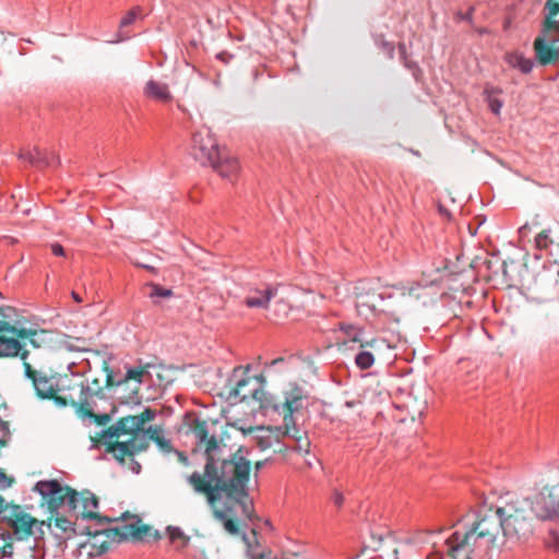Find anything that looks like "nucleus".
<instances>
[{
    "mask_svg": "<svg viewBox=\"0 0 559 559\" xmlns=\"http://www.w3.org/2000/svg\"><path fill=\"white\" fill-rule=\"evenodd\" d=\"M439 211H440V213H444L449 218L451 217V213L448 211H444L441 205H439Z\"/></svg>",
    "mask_w": 559,
    "mask_h": 559,
    "instance_id": "nucleus-64",
    "label": "nucleus"
},
{
    "mask_svg": "<svg viewBox=\"0 0 559 559\" xmlns=\"http://www.w3.org/2000/svg\"><path fill=\"white\" fill-rule=\"evenodd\" d=\"M47 159L49 162L48 167H57L60 164L59 156H57L53 152L47 151Z\"/></svg>",
    "mask_w": 559,
    "mask_h": 559,
    "instance_id": "nucleus-53",
    "label": "nucleus"
},
{
    "mask_svg": "<svg viewBox=\"0 0 559 559\" xmlns=\"http://www.w3.org/2000/svg\"><path fill=\"white\" fill-rule=\"evenodd\" d=\"M548 547L559 551V526L554 527L549 531V535L547 538Z\"/></svg>",
    "mask_w": 559,
    "mask_h": 559,
    "instance_id": "nucleus-44",
    "label": "nucleus"
},
{
    "mask_svg": "<svg viewBox=\"0 0 559 559\" xmlns=\"http://www.w3.org/2000/svg\"><path fill=\"white\" fill-rule=\"evenodd\" d=\"M50 521L53 524H49L52 527V533L59 540V545L66 544V542L76 535L75 528V516L70 513H64L62 510H58V513H51Z\"/></svg>",
    "mask_w": 559,
    "mask_h": 559,
    "instance_id": "nucleus-17",
    "label": "nucleus"
},
{
    "mask_svg": "<svg viewBox=\"0 0 559 559\" xmlns=\"http://www.w3.org/2000/svg\"><path fill=\"white\" fill-rule=\"evenodd\" d=\"M167 533L170 542L173 544H176V547L178 549H183L188 546L190 537L187 536L180 527L168 526Z\"/></svg>",
    "mask_w": 559,
    "mask_h": 559,
    "instance_id": "nucleus-33",
    "label": "nucleus"
},
{
    "mask_svg": "<svg viewBox=\"0 0 559 559\" xmlns=\"http://www.w3.org/2000/svg\"><path fill=\"white\" fill-rule=\"evenodd\" d=\"M217 142L209 129H202L192 134L190 155L202 166H210L219 157Z\"/></svg>",
    "mask_w": 559,
    "mask_h": 559,
    "instance_id": "nucleus-12",
    "label": "nucleus"
},
{
    "mask_svg": "<svg viewBox=\"0 0 559 559\" xmlns=\"http://www.w3.org/2000/svg\"><path fill=\"white\" fill-rule=\"evenodd\" d=\"M12 335H15L22 340H28L29 344L34 348L50 347L55 343V333L49 330H33V329H17L11 331Z\"/></svg>",
    "mask_w": 559,
    "mask_h": 559,
    "instance_id": "nucleus-19",
    "label": "nucleus"
},
{
    "mask_svg": "<svg viewBox=\"0 0 559 559\" xmlns=\"http://www.w3.org/2000/svg\"><path fill=\"white\" fill-rule=\"evenodd\" d=\"M507 261H502V263L500 264V269L502 271V275L504 277V280H508V271H507Z\"/></svg>",
    "mask_w": 559,
    "mask_h": 559,
    "instance_id": "nucleus-59",
    "label": "nucleus"
},
{
    "mask_svg": "<svg viewBox=\"0 0 559 559\" xmlns=\"http://www.w3.org/2000/svg\"><path fill=\"white\" fill-rule=\"evenodd\" d=\"M33 490L40 495L41 504L47 506L50 513H58V510L69 513V509L73 508L78 495L75 489L62 485L57 479L39 480L35 484Z\"/></svg>",
    "mask_w": 559,
    "mask_h": 559,
    "instance_id": "nucleus-6",
    "label": "nucleus"
},
{
    "mask_svg": "<svg viewBox=\"0 0 559 559\" xmlns=\"http://www.w3.org/2000/svg\"><path fill=\"white\" fill-rule=\"evenodd\" d=\"M292 430L294 432L290 436L293 438V443L287 447L298 453L308 454L310 451L311 443L307 436V432L299 430L298 428L295 427V425L293 426Z\"/></svg>",
    "mask_w": 559,
    "mask_h": 559,
    "instance_id": "nucleus-28",
    "label": "nucleus"
},
{
    "mask_svg": "<svg viewBox=\"0 0 559 559\" xmlns=\"http://www.w3.org/2000/svg\"><path fill=\"white\" fill-rule=\"evenodd\" d=\"M502 512L504 535L509 539L526 542L535 535L540 522L526 493L509 492L498 500Z\"/></svg>",
    "mask_w": 559,
    "mask_h": 559,
    "instance_id": "nucleus-3",
    "label": "nucleus"
},
{
    "mask_svg": "<svg viewBox=\"0 0 559 559\" xmlns=\"http://www.w3.org/2000/svg\"><path fill=\"white\" fill-rule=\"evenodd\" d=\"M156 416V412L150 407L145 408L140 415H135L136 423L140 424L141 428L146 421L153 420Z\"/></svg>",
    "mask_w": 559,
    "mask_h": 559,
    "instance_id": "nucleus-43",
    "label": "nucleus"
},
{
    "mask_svg": "<svg viewBox=\"0 0 559 559\" xmlns=\"http://www.w3.org/2000/svg\"><path fill=\"white\" fill-rule=\"evenodd\" d=\"M433 284H435V281H431V282H429V283H428V282H425V283H423V282H414V283H412V284H411V286L408 287V294H409L411 296H415L416 298H419V297H420V294H419V293H417V290H418L419 288L432 287V286H433Z\"/></svg>",
    "mask_w": 559,
    "mask_h": 559,
    "instance_id": "nucleus-45",
    "label": "nucleus"
},
{
    "mask_svg": "<svg viewBox=\"0 0 559 559\" xmlns=\"http://www.w3.org/2000/svg\"><path fill=\"white\" fill-rule=\"evenodd\" d=\"M447 547L449 556L454 557V533L448 536Z\"/></svg>",
    "mask_w": 559,
    "mask_h": 559,
    "instance_id": "nucleus-55",
    "label": "nucleus"
},
{
    "mask_svg": "<svg viewBox=\"0 0 559 559\" xmlns=\"http://www.w3.org/2000/svg\"><path fill=\"white\" fill-rule=\"evenodd\" d=\"M28 356V350H25L21 354V359L23 360L24 374L25 377L32 381L33 388L38 397L43 400H53L58 393V381L55 376L48 374L44 370H37L32 367L29 362L26 361Z\"/></svg>",
    "mask_w": 559,
    "mask_h": 559,
    "instance_id": "nucleus-10",
    "label": "nucleus"
},
{
    "mask_svg": "<svg viewBox=\"0 0 559 559\" xmlns=\"http://www.w3.org/2000/svg\"><path fill=\"white\" fill-rule=\"evenodd\" d=\"M535 240H536V245L539 249H548L551 245H554L556 242L555 239L551 237L550 229L542 230L536 236Z\"/></svg>",
    "mask_w": 559,
    "mask_h": 559,
    "instance_id": "nucleus-37",
    "label": "nucleus"
},
{
    "mask_svg": "<svg viewBox=\"0 0 559 559\" xmlns=\"http://www.w3.org/2000/svg\"><path fill=\"white\" fill-rule=\"evenodd\" d=\"M338 326V330L341 332L344 333V335L352 342H359L360 343V347H365L367 345H372V343L376 342V340H372L371 342H366L364 343L361 340H360V334L362 333V329L355 325V324H350V323H346V322H340L337 324Z\"/></svg>",
    "mask_w": 559,
    "mask_h": 559,
    "instance_id": "nucleus-31",
    "label": "nucleus"
},
{
    "mask_svg": "<svg viewBox=\"0 0 559 559\" xmlns=\"http://www.w3.org/2000/svg\"><path fill=\"white\" fill-rule=\"evenodd\" d=\"M14 481L13 477H9L3 469L0 468V488L5 489L12 486Z\"/></svg>",
    "mask_w": 559,
    "mask_h": 559,
    "instance_id": "nucleus-48",
    "label": "nucleus"
},
{
    "mask_svg": "<svg viewBox=\"0 0 559 559\" xmlns=\"http://www.w3.org/2000/svg\"><path fill=\"white\" fill-rule=\"evenodd\" d=\"M263 384V377L251 374L249 367H236L227 382L228 400L233 403L245 402L248 399L257 400Z\"/></svg>",
    "mask_w": 559,
    "mask_h": 559,
    "instance_id": "nucleus-7",
    "label": "nucleus"
},
{
    "mask_svg": "<svg viewBox=\"0 0 559 559\" xmlns=\"http://www.w3.org/2000/svg\"><path fill=\"white\" fill-rule=\"evenodd\" d=\"M150 287H151V293L148 294V296L151 298L170 297L173 295V292L170 289L164 288L163 286H160L158 284L151 283Z\"/></svg>",
    "mask_w": 559,
    "mask_h": 559,
    "instance_id": "nucleus-40",
    "label": "nucleus"
},
{
    "mask_svg": "<svg viewBox=\"0 0 559 559\" xmlns=\"http://www.w3.org/2000/svg\"><path fill=\"white\" fill-rule=\"evenodd\" d=\"M20 159L26 162L29 166L37 169H44L49 166L47 159V151L34 147L32 150H23L19 155Z\"/></svg>",
    "mask_w": 559,
    "mask_h": 559,
    "instance_id": "nucleus-25",
    "label": "nucleus"
},
{
    "mask_svg": "<svg viewBox=\"0 0 559 559\" xmlns=\"http://www.w3.org/2000/svg\"><path fill=\"white\" fill-rule=\"evenodd\" d=\"M174 452L177 454L180 462H182L183 464L188 463V456L185 454V452L178 450H175Z\"/></svg>",
    "mask_w": 559,
    "mask_h": 559,
    "instance_id": "nucleus-57",
    "label": "nucleus"
},
{
    "mask_svg": "<svg viewBox=\"0 0 559 559\" xmlns=\"http://www.w3.org/2000/svg\"><path fill=\"white\" fill-rule=\"evenodd\" d=\"M247 454L248 450L242 447L230 452L222 440H211L206 449L204 476L193 472L188 481L198 493L206 496L211 507L226 499L237 503L242 515L252 520L253 506L248 492L251 462Z\"/></svg>",
    "mask_w": 559,
    "mask_h": 559,
    "instance_id": "nucleus-1",
    "label": "nucleus"
},
{
    "mask_svg": "<svg viewBox=\"0 0 559 559\" xmlns=\"http://www.w3.org/2000/svg\"><path fill=\"white\" fill-rule=\"evenodd\" d=\"M144 94L147 97L159 102H169L171 99V95L167 84L154 80H150L146 83Z\"/></svg>",
    "mask_w": 559,
    "mask_h": 559,
    "instance_id": "nucleus-27",
    "label": "nucleus"
},
{
    "mask_svg": "<svg viewBox=\"0 0 559 559\" xmlns=\"http://www.w3.org/2000/svg\"><path fill=\"white\" fill-rule=\"evenodd\" d=\"M182 425L186 428V435H191L195 440V444L200 448H204V454L206 455L210 441L217 440L214 435L209 436L207 421L202 420L197 413L188 412L183 416Z\"/></svg>",
    "mask_w": 559,
    "mask_h": 559,
    "instance_id": "nucleus-16",
    "label": "nucleus"
},
{
    "mask_svg": "<svg viewBox=\"0 0 559 559\" xmlns=\"http://www.w3.org/2000/svg\"><path fill=\"white\" fill-rule=\"evenodd\" d=\"M376 45L386 55L389 59L394 58L395 47L394 44L388 41L383 35H378L374 38Z\"/></svg>",
    "mask_w": 559,
    "mask_h": 559,
    "instance_id": "nucleus-36",
    "label": "nucleus"
},
{
    "mask_svg": "<svg viewBox=\"0 0 559 559\" xmlns=\"http://www.w3.org/2000/svg\"><path fill=\"white\" fill-rule=\"evenodd\" d=\"M397 48L404 67L412 72V75L416 82H421L424 76L423 70L417 62L408 59L406 45L404 43H400Z\"/></svg>",
    "mask_w": 559,
    "mask_h": 559,
    "instance_id": "nucleus-30",
    "label": "nucleus"
},
{
    "mask_svg": "<svg viewBox=\"0 0 559 559\" xmlns=\"http://www.w3.org/2000/svg\"><path fill=\"white\" fill-rule=\"evenodd\" d=\"M276 311L283 312L284 316H287L289 306L286 301L280 300L275 304Z\"/></svg>",
    "mask_w": 559,
    "mask_h": 559,
    "instance_id": "nucleus-54",
    "label": "nucleus"
},
{
    "mask_svg": "<svg viewBox=\"0 0 559 559\" xmlns=\"http://www.w3.org/2000/svg\"><path fill=\"white\" fill-rule=\"evenodd\" d=\"M487 103L493 114H496V115L500 114V110L503 106V103L501 99H499L495 94L488 93Z\"/></svg>",
    "mask_w": 559,
    "mask_h": 559,
    "instance_id": "nucleus-42",
    "label": "nucleus"
},
{
    "mask_svg": "<svg viewBox=\"0 0 559 559\" xmlns=\"http://www.w3.org/2000/svg\"><path fill=\"white\" fill-rule=\"evenodd\" d=\"M331 500L338 509H341L344 504L345 498L341 491L334 490Z\"/></svg>",
    "mask_w": 559,
    "mask_h": 559,
    "instance_id": "nucleus-49",
    "label": "nucleus"
},
{
    "mask_svg": "<svg viewBox=\"0 0 559 559\" xmlns=\"http://www.w3.org/2000/svg\"><path fill=\"white\" fill-rule=\"evenodd\" d=\"M234 57L235 56L233 53L225 50L216 55V59L224 64H228L234 59Z\"/></svg>",
    "mask_w": 559,
    "mask_h": 559,
    "instance_id": "nucleus-50",
    "label": "nucleus"
},
{
    "mask_svg": "<svg viewBox=\"0 0 559 559\" xmlns=\"http://www.w3.org/2000/svg\"><path fill=\"white\" fill-rule=\"evenodd\" d=\"M467 229H468V231H469V234H471V235H475V234H476V231H477V227H476V228H473V227L471 226V224H467Z\"/></svg>",
    "mask_w": 559,
    "mask_h": 559,
    "instance_id": "nucleus-63",
    "label": "nucleus"
},
{
    "mask_svg": "<svg viewBox=\"0 0 559 559\" xmlns=\"http://www.w3.org/2000/svg\"><path fill=\"white\" fill-rule=\"evenodd\" d=\"M150 441L147 430H142L132 435L129 441L108 443L106 452L112 453L117 461L124 463L126 457H134L135 454L145 451L150 447Z\"/></svg>",
    "mask_w": 559,
    "mask_h": 559,
    "instance_id": "nucleus-14",
    "label": "nucleus"
},
{
    "mask_svg": "<svg viewBox=\"0 0 559 559\" xmlns=\"http://www.w3.org/2000/svg\"><path fill=\"white\" fill-rule=\"evenodd\" d=\"M536 60L540 66L554 64L559 60V49L545 36H537L533 44Z\"/></svg>",
    "mask_w": 559,
    "mask_h": 559,
    "instance_id": "nucleus-20",
    "label": "nucleus"
},
{
    "mask_svg": "<svg viewBox=\"0 0 559 559\" xmlns=\"http://www.w3.org/2000/svg\"><path fill=\"white\" fill-rule=\"evenodd\" d=\"M235 506L238 504L226 500L225 506L222 509L217 508L216 503L212 507L214 518L223 524L224 528L230 535H237L239 533L238 525L235 522V518L237 516Z\"/></svg>",
    "mask_w": 559,
    "mask_h": 559,
    "instance_id": "nucleus-21",
    "label": "nucleus"
},
{
    "mask_svg": "<svg viewBox=\"0 0 559 559\" xmlns=\"http://www.w3.org/2000/svg\"><path fill=\"white\" fill-rule=\"evenodd\" d=\"M355 364L360 370H367L374 364V356L368 350H360L355 356Z\"/></svg>",
    "mask_w": 559,
    "mask_h": 559,
    "instance_id": "nucleus-34",
    "label": "nucleus"
},
{
    "mask_svg": "<svg viewBox=\"0 0 559 559\" xmlns=\"http://www.w3.org/2000/svg\"><path fill=\"white\" fill-rule=\"evenodd\" d=\"M71 296H72L73 300L78 304H81L83 301V298L81 297V295L74 290L71 293Z\"/></svg>",
    "mask_w": 559,
    "mask_h": 559,
    "instance_id": "nucleus-60",
    "label": "nucleus"
},
{
    "mask_svg": "<svg viewBox=\"0 0 559 559\" xmlns=\"http://www.w3.org/2000/svg\"><path fill=\"white\" fill-rule=\"evenodd\" d=\"M86 534L92 536L90 556H100L109 550L112 543L120 544L129 538L134 540H146L151 536L154 539L159 538L157 531L153 534L151 526L142 524L138 515H130L129 512L122 514L121 522L116 526L94 533L88 531Z\"/></svg>",
    "mask_w": 559,
    "mask_h": 559,
    "instance_id": "nucleus-4",
    "label": "nucleus"
},
{
    "mask_svg": "<svg viewBox=\"0 0 559 559\" xmlns=\"http://www.w3.org/2000/svg\"><path fill=\"white\" fill-rule=\"evenodd\" d=\"M142 431L140 424L136 423L135 415H128L120 418L116 424L102 431L103 443L108 447V440L123 435H134Z\"/></svg>",
    "mask_w": 559,
    "mask_h": 559,
    "instance_id": "nucleus-18",
    "label": "nucleus"
},
{
    "mask_svg": "<svg viewBox=\"0 0 559 559\" xmlns=\"http://www.w3.org/2000/svg\"><path fill=\"white\" fill-rule=\"evenodd\" d=\"M265 462L264 461H258L255 464H254V468H255V474L264 466Z\"/></svg>",
    "mask_w": 559,
    "mask_h": 559,
    "instance_id": "nucleus-61",
    "label": "nucleus"
},
{
    "mask_svg": "<svg viewBox=\"0 0 559 559\" xmlns=\"http://www.w3.org/2000/svg\"><path fill=\"white\" fill-rule=\"evenodd\" d=\"M5 333H0V357H21L24 350L20 341L13 336H7Z\"/></svg>",
    "mask_w": 559,
    "mask_h": 559,
    "instance_id": "nucleus-26",
    "label": "nucleus"
},
{
    "mask_svg": "<svg viewBox=\"0 0 559 559\" xmlns=\"http://www.w3.org/2000/svg\"><path fill=\"white\" fill-rule=\"evenodd\" d=\"M86 418L93 419L99 426H105L110 421L111 415L110 414H96V412H94V416H87Z\"/></svg>",
    "mask_w": 559,
    "mask_h": 559,
    "instance_id": "nucleus-46",
    "label": "nucleus"
},
{
    "mask_svg": "<svg viewBox=\"0 0 559 559\" xmlns=\"http://www.w3.org/2000/svg\"><path fill=\"white\" fill-rule=\"evenodd\" d=\"M306 395L302 388L297 384L289 386L280 394L265 392L263 389L255 401L259 402V408L264 416H282L286 433L290 436L289 424H294V413L304 407Z\"/></svg>",
    "mask_w": 559,
    "mask_h": 559,
    "instance_id": "nucleus-5",
    "label": "nucleus"
},
{
    "mask_svg": "<svg viewBox=\"0 0 559 559\" xmlns=\"http://www.w3.org/2000/svg\"><path fill=\"white\" fill-rule=\"evenodd\" d=\"M0 429L3 433H9V423L0 419Z\"/></svg>",
    "mask_w": 559,
    "mask_h": 559,
    "instance_id": "nucleus-58",
    "label": "nucleus"
},
{
    "mask_svg": "<svg viewBox=\"0 0 559 559\" xmlns=\"http://www.w3.org/2000/svg\"><path fill=\"white\" fill-rule=\"evenodd\" d=\"M546 8L548 10L547 16H555L559 13V2H546Z\"/></svg>",
    "mask_w": 559,
    "mask_h": 559,
    "instance_id": "nucleus-52",
    "label": "nucleus"
},
{
    "mask_svg": "<svg viewBox=\"0 0 559 559\" xmlns=\"http://www.w3.org/2000/svg\"><path fill=\"white\" fill-rule=\"evenodd\" d=\"M88 384L82 381L69 380V384L58 385V393L55 397V404L59 407L72 406L76 409H86V402L82 403V397L86 392Z\"/></svg>",
    "mask_w": 559,
    "mask_h": 559,
    "instance_id": "nucleus-15",
    "label": "nucleus"
},
{
    "mask_svg": "<svg viewBox=\"0 0 559 559\" xmlns=\"http://www.w3.org/2000/svg\"><path fill=\"white\" fill-rule=\"evenodd\" d=\"M257 444L261 450L269 449L273 444V438L271 435L260 436L257 438Z\"/></svg>",
    "mask_w": 559,
    "mask_h": 559,
    "instance_id": "nucleus-47",
    "label": "nucleus"
},
{
    "mask_svg": "<svg viewBox=\"0 0 559 559\" xmlns=\"http://www.w3.org/2000/svg\"><path fill=\"white\" fill-rule=\"evenodd\" d=\"M277 289L267 285L264 289H254L245 298L248 308H266L270 300L275 297Z\"/></svg>",
    "mask_w": 559,
    "mask_h": 559,
    "instance_id": "nucleus-24",
    "label": "nucleus"
},
{
    "mask_svg": "<svg viewBox=\"0 0 559 559\" xmlns=\"http://www.w3.org/2000/svg\"><path fill=\"white\" fill-rule=\"evenodd\" d=\"M50 249L53 255L56 257H66V250L62 245L59 242H55L50 245Z\"/></svg>",
    "mask_w": 559,
    "mask_h": 559,
    "instance_id": "nucleus-51",
    "label": "nucleus"
},
{
    "mask_svg": "<svg viewBox=\"0 0 559 559\" xmlns=\"http://www.w3.org/2000/svg\"><path fill=\"white\" fill-rule=\"evenodd\" d=\"M526 496L533 503L540 524L559 519V484H547Z\"/></svg>",
    "mask_w": 559,
    "mask_h": 559,
    "instance_id": "nucleus-8",
    "label": "nucleus"
},
{
    "mask_svg": "<svg viewBox=\"0 0 559 559\" xmlns=\"http://www.w3.org/2000/svg\"><path fill=\"white\" fill-rule=\"evenodd\" d=\"M550 31H555V32L559 33V22L554 20L552 16H546V19L543 23V29H542L540 36L547 37V33Z\"/></svg>",
    "mask_w": 559,
    "mask_h": 559,
    "instance_id": "nucleus-41",
    "label": "nucleus"
},
{
    "mask_svg": "<svg viewBox=\"0 0 559 559\" xmlns=\"http://www.w3.org/2000/svg\"><path fill=\"white\" fill-rule=\"evenodd\" d=\"M93 384L95 388L87 386L86 392L84 393V396L82 397V403H87L86 409H76V414L82 417L86 418L87 416H94V412L98 411L97 406V400H105V393L103 392V389L99 385V381L95 379L93 381Z\"/></svg>",
    "mask_w": 559,
    "mask_h": 559,
    "instance_id": "nucleus-22",
    "label": "nucleus"
},
{
    "mask_svg": "<svg viewBox=\"0 0 559 559\" xmlns=\"http://www.w3.org/2000/svg\"><path fill=\"white\" fill-rule=\"evenodd\" d=\"M131 471L135 474H139L141 472V464L136 462L133 457H131Z\"/></svg>",
    "mask_w": 559,
    "mask_h": 559,
    "instance_id": "nucleus-56",
    "label": "nucleus"
},
{
    "mask_svg": "<svg viewBox=\"0 0 559 559\" xmlns=\"http://www.w3.org/2000/svg\"><path fill=\"white\" fill-rule=\"evenodd\" d=\"M457 263H462L463 265H465V264L468 265L469 271L467 272V278L469 281L474 282L476 280V275H475L473 269L475 267L476 260L462 254V255H456V264Z\"/></svg>",
    "mask_w": 559,
    "mask_h": 559,
    "instance_id": "nucleus-39",
    "label": "nucleus"
},
{
    "mask_svg": "<svg viewBox=\"0 0 559 559\" xmlns=\"http://www.w3.org/2000/svg\"><path fill=\"white\" fill-rule=\"evenodd\" d=\"M456 524L461 526V531L456 532V559H472L478 539L497 545L498 540L507 538L498 502L493 504L486 499L479 500Z\"/></svg>",
    "mask_w": 559,
    "mask_h": 559,
    "instance_id": "nucleus-2",
    "label": "nucleus"
},
{
    "mask_svg": "<svg viewBox=\"0 0 559 559\" xmlns=\"http://www.w3.org/2000/svg\"><path fill=\"white\" fill-rule=\"evenodd\" d=\"M460 304H461V305H464V306H466V307H468V308H469V307H472L473 301H472V299L467 298V299H466V300H464V301H463V300H460Z\"/></svg>",
    "mask_w": 559,
    "mask_h": 559,
    "instance_id": "nucleus-62",
    "label": "nucleus"
},
{
    "mask_svg": "<svg viewBox=\"0 0 559 559\" xmlns=\"http://www.w3.org/2000/svg\"><path fill=\"white\" fill-rule=\"evenodd\" d=\"M98 498L90 490L78 491L73 508L69 509V513L75 516V520H95L96 524L103 526L112 522H118L117 519L107 515H100L94 510L98 508Z\"/></svg>",
    "mask_w": 559,
    "mask_h": 559,
    "instance_id": "nucleus-11",
    "label": "nucleus"
},
{
    "mask_svg": "<svg viewBox=\"0 0 559 559\" xmlns=\"http://www.w3.org/2000/svg\"><path fill=\"white\" fill-rule=\"evenodd\" d=\"M156 366L152 362L142 364L141 360H139L138 366L133 367H126V373L123 377L119 379H115L112 373L107 374V384L109 386L117 385L121 386L123 384H127L129 381L133 380L136 382V386L131 390V393L129 395V400L131 402L139 403L140 396H139V385L142 383H152L153 377L150 371V369H154Z\"/></svg>",
    "mask_w": 559,
    "mask_h": 559,
    "instance_id": "nucleus-13",
    "label": "nucleus"
},
{
    "mask_svg": "<svg viewBox=\"0 0 559 559\" xmlns=\"http://www.w3.org/2000/svg\"><path fill=\"white\" fill-rule=\"evenodd\" d=\"M222 178L234 180L239 171V163L236 157H230L222 152L213 164L210 165Z\"/></svg>",
    "mask_w": 559,
    "mask_h": 559,
    "instance_id": "nucleus-23",
    "label": "nucleus"
},
{
    "mask_svg": "<svg viewBox=\"0 0 559 559\" xmlns=\"http://www.w3.org/2000/svg\"><path fill=\"white\" fill-rule=\"evenodd\" d=\"M147 433L150 435V440L154 441L164 453L175 451L171 441L164 436V430L162 428L150 427L147 429Z\"/></svg>",
    "mask_w": 559,
    "mask_h": 559,
    "instance_id": "nucleus-29",
    "label": "nucleus"
},
{
    "mask_svg": "<svg viewBox=\"0 0 559 559\" xmlns=\"http://www.w3.org/2000/svg\"><path fill=\"white\" fill-rule=\"evenodd\" d=\"M0 523L7 526L16 539L23 540L34 534L33 527L37 520L20 506L8 502L7 508L2 510Z\"/></svg>",
    "mask_w": 559,
    "mask_h": 559,
    "instance_id": "nucleus-9",
    "label": "nucleus"
},
{
    "mask_svg": "<svg viewBox=\"0 0 559 559\" xmlns=\"http://www.w3.org/2000/svg\"><path fill=\"white\" fill-rule=\"evenodd\" d=\"M142 14L141 7H134L129 10L120 21V28H124L132 23Z\"/></svg>",
    "mask_w": 559,
    "mask_h": 559,
    "instance_id": "nucleus-38",
    "label": "nucleus"
},
{
    "mask_svg": "<svg viewBox=\"0 0 559 559\" xmlns=\"http://www.w3.org/2000/svg\"><path fill=\"white\" fill-rule=\"evenodd\" d=\"M10 538V532L0 534V542L3 543L0 546V559L13 557V544L9 542Z\"/></svg>",
    "mask_w": 559,
    "mask_h": 559,
    "instance_id": "nucleus-35",
    "label": "nucleus"
},
{
    "mask_svg": "<svg viewBox=\"0 0 559 559\" xmlns=\"http://www.w3.org/2000/svg\"><path fill=\"white\" fill-rule=\"evenodd\" d=\"M506 60L510 67L518 68L523 73H530L533 69V61L521 53H509Z\"/></svg>",
    "mask_w": 559,
    "mask_h": 559,
    "instance_id": "nucleus-32",
    "label": "nucleus"
}]
</instances>
